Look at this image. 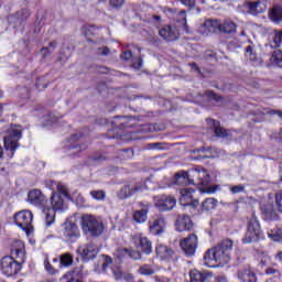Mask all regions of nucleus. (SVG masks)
<instances>
[{
  "instance_id": "obj_3",
  "label": "nucleus",
  "mask_w": 282,
  "mask_h": 282,
  "mask_svg": "<svg viewBox=\"0 0 282 282\" xmlns=\"http://www.w3.org/2000/svg\"><path fill=\"white\" fill-rule=\"evenodd\" d=\"M21 137L22 132L21 127L19 126H12L11 130L9 131V134L4 137V149L7 151L9 160H12L14 158L17 149H19V140H21Z\"/></svg>"
},
{
  "instance_id": "obj_56",
  "label": "nucleus",
  "mask_w": 282,
  "mask_h": 282,
  "mask_svg": "<svg viewBox=\"0 0 282 282\" xmlns=\"http://www.w3.org/2000/svg\"><path fill=\"white\" fill-rule=\"evenodd\" d=\"M183 6H186V8H195V1L196 0H180Z\"/></svg>"
},
{
  "instance_id": "obj_45",
  "label": "nucleus",
  "mask_w": 282,
  "mask_h": 282,
  "mask_svg": "<svg viewBox=\"0 0 282 282\" xmlns=\"http://www.w3.org/2000/svg\"><path fill=\"white\" fill-rule=\"evenodd\" d=\"M44 268H45L47 274H51V276L58 274V270L53 268L52 263H50V258H46L44 260Z\"/></svg>"
},
{
  "instance_id": "obj_14",
  "label": "nucleus",
  "mask_w": 282,
  "mask_h": 282,
  "mask_svg": "<svg viewBox=\"0 0 282 282\" xmlns=\"http://www.w3.org/2000/svg\"><path fill=\"white\" fill-rule=\"evenodd\" d=\"M189 282H213L215 275L213 272L193 270L189 272Z\"/></svg>"
},
{
  "instance_id": "obj_9",
  "label": "nucleus",
  "mask_w": 282,
  "mask_h": 282,
  "mask_svg": "<svg viewBox=\"0 0 282 282\" xmlns=\"http://www.w3.org/2000/svg\"><path fill=\"white\" fill-rule=\"evenodd\" d=\"M176 204L177 199L171 195H161L154 198V206L162 213L173 210Z\"/></svg>"
},
{
  "instance_id": "obj_35",
  "label": "nucleus",
  "mask_w": 282,
  "mask_h": 282,
  "mask_svg": "<svg viewBox=\"0 0 282 282\" xmlns=\"http://www.w3.org/2000/svg\"><path fill=\"white\" fill-rule=\"evenodd\" d=\"M198 186H208L210 184V174L205 169H198Z\"/></svg>"
},
{
  "instance_id": "obj_42",
  "label": "nucleus",
  "mask_w": 282,
  "mask_h": 282,
  "mask_svg": "<svg viewBox=\"0 0 282 282\" xmlns=\"http://www.w3.org/2000/svg\"><path fill=\"white\" fill-rule=\"evenodd\" d=\"M56 47H58V42L57 41H53L48 43V46H44L41 48V52L43 53V56H50V54H52V52H54V50H56Z\"/></svg>"
},
{
  "instance_id": "obj_26",
  "label": "nucleus",
  "mask_w": 282,
  "mask_h": 282,
  "mask_svg": "<svg viewBox=\"0 0 282 282\" xmlns=\"http://www.w3.org/2000/svg\"><path fill=\"white\" fill-rule=\"evenodd\" d=\"M217 28H219L217 20H206L200 26V32H203V34H210V32H215Z\"/></svg>"
},
{
  "instance_id": "obj_5",
  "label": "nucleus",
  "mask_w": 282,
  "mask_h": 282,
  "mask_svg": "<svg viewBox=\"0 0 282 282\" xmlns=\"http://www.w3.org/2000/svg\"><path fill=\"white\" fill-rule=\"evenodd\" d=\"M218 265H226L230 262V252L232 251V240L225 239L214 247Z\"/></svg>"
},
{
  "instance_id": "obj_53",
  "label": "nucleus",
  "mask_w": 282,
  "mask_h": 282,
  "mask_svg": "<svg viewBox=\"0 0 282 282\" xmlns=\"http://www.w3.org/2000/svg\"><path fill=\"white\" fill-rule=\"evenodd\" d=\"M243 191H246V186L243 185H235L230 188V193L234 195H237V193H243Z\"/></svg>"
},
{
  "instance_id": "obj_22",
  "label": "nucleus",
  "mask_w": 282,
  "mask_h": 282,
  "mask_svg": "<svg viewBox=\"0 0 282 282\" xmlns=\"http://www.w3.org/2000/svg\"><path fill=\"white\" fill-rule=\"evenodd\" d=\"M28 202L34 206H41L45 202V195L40 189H32L28 194Z\"/></svg>"
},
{
  "instance_id": "obj_60",
  "label": "nucleus",
  "mask_w": 282,
  "mask_h": 282,
  "mask_svg": "<svg viewBox=\"0 0 282 282\" xmlns=\"http://www.w3.org/2000/svg\"><path fill=\"white\" fill-rule=\"evenodd\" d=\"M97 74H107V67L105 66H96Z\"/></svg>"
},
{
  "instance_id": "obj_57",
  "label": "nucleus",
  "mask_w": 282,
  "mask_h": 282,
  "mask_svg": "<svg viewBox=\"0 0 282 282\" xmlns=\"http://www.w3.org/2000/svg\"><path fill=\"white\" fill-rule=\"evenodd\" d=\"M123 158H133V150L132 149H127L122 151Z\"/></svg>"
},
{
  "instance_id": "obj_13",
  "label": "nucleus",
  "mask_w": 282,
  "mask_h": 282,
  "mask_svg": "<svg viewBox=\"0 0 282 282\" xmlns=\"http://www.w3.org/2000/svg\"><path fill=\"white\" fill-rule=\"evenodd\" d=\"M63 237L65 241H76L78 237H80V231L78 230V226L74 223H65L64 224V230H63Z\"/></svg>"
},
{
  "instance_id": "obj_20",
  "label": "nucleus",
  "mask_w": 282,
  "mask_h": 282,
  "mask_svg": "<svg viewBox=\"0 0 282 282\" xmlns=\"http://www.w3.org/2000/svg\"><path fill=\"white\" fill-rule=\"evenodd\" d=\"M155 252L156 257H159V259L162 261H171V259L175 257V251L164 245L156 246Z\"/></svg>"
},
{
  "instance_id": "obj_29",
  "label": "nucleus",
  "mask_w": 282,
  "mask_h": 282,
  "mask_svg": "<svg viewBox=\"0 0 282 282\" xmlns=\"http://www.w3.org/2000/svg\"><path fill=\"white\" fill-rule=\"evenodd\" d=\"M220 32L224 34H235L237 32V24L230 20H226L224 23L219 24Z\"/></svg>"
},
{
  "instance_id": "obj_50",
  "label": "nucleus",
  "mask_w": 282,
  "mask_h": 282,
  "mask_svg": "<svg viewBox=\"0 0 282 282\" xmlns=\"http://www.w3.org/2000/svg\"><path fill=\"white\" fill-rule=\"evenodd\" d=\"M10 169H12V163H10L9 161L0 162L1 173H6V175H8L10 173Z\"/></svg>"
},
{
  "instance_id": "obj_33",
  "label": "nucleus",
  "mask_w": 282,
  "mask_h": 282,
  "mask_svg": "<svg viewBox=\"0 0 282 282\" xmlns=\"http://www.w3.org/2000/svg\"><path fill=\"white\" fill-rule=\"evenodd\" d=\"M74 265V254L66 252L59 256V268H72Z\"/></svg>"
},
{
  "instance_id": "obj_54",
  "label": "nucleus",
  "mask_w": 282,
  "mask_h": 282,
  "mask_svg": "<svg viewBox=\"0 0 282 282\" xmlns=\"http://www.w3.org/2000/svg\"><path fill=\"white\" fill-rule=\"evenodd\" d=\"M124 0H110L111 8H122Z\"/></svg>"
},
{
  "instance_id": "obj_31",
  "label": "nucleus",
  "mask_w": 282,
  "mask_h": 282,
  "mask_svg": "<svg viewBox=\"0 0 282 282\" xmlns=\"http://www.w3.org/2000/svg\"><path fill=\"white\" fill-rule=\"evenodd\" d=\"M238 279L242 282H257V274L248 269H245L239 271Z\"/></svg>"
},
{
  "instance_id": "obj_51",
  "label": "nucleus",
  "mask_w": 282,
  "mask_h": 282,
  "mask_svg": "<svg viewBox=\"0 0 282 282\" xmlns=\"http://www.w3.org/2000/svg\"><path fill=\"white\" fill-rule=\"evenodd\" d=\"M45 120H47V123H44V127H47L50 124H54V122H58V116L54 113H48L46 117H44Z\"/></svg>"
},
{
  "instance_id": "obj_55",
  "label": "nucleus",
  "mask_w": 282,
  "mask_h": 282,
  "mask_svg": "<svg viewBox=\"0 0 282 282\" xmlns=\"http://www.w3.org/2000/svg\"><path fill=\"white\" fill-rule=\"evenodd\" d=\"M120 56L123 61H129L132 58L133 53L131 51H124Z\"/></svg>"
},
{
  "instance_id": "obj_61",
  "label": "nucleus",
  "mask_w": 282,
  "mask_h": 282,
  "mask_svg": "<svg viewBox=\"0 0 282 282\" xmlns=\"http://www.w3.org/2000/svg\"><path fill=\"white\" fill-rule=\"evenodd\" d=\"M83 138V133H75L70 137V142H76L77 140H80Z\"/></svg>"
},
{
  "instance_id": "obj_25",
  "label": "nucleus",
  "mask_w": 282,
  "mask_h": 282,
  "mask_svg": "<svg viewBox=\"0 0 282 282\" xmlns=\"http://www.w3.org/2000/svg\"><path fill=\"white\" fill-rule=\"evenodd\" d=\"M174 184L176 186H188L191 185V178L188 176V172L186 171H180L174 176Z\"/></svg>"
},
{
  "instance_id": "obj_15",
  "label": "nucleus",
  "mask_w": 282,
  "mask_h": 282,
  "mask_svg": "<svg viewBox=\"0 0 282 282\" xmlns=\"http://www.w3.org/2000/svg\"><path fill=\"white\" fill-rule=\"evenodd\" d=\"M243 8L249 14H252L254 17L257 14L263 13V11L265 10V3H263L262 1H247L243 3Z\"/></svg>"
},
{
  "instance_id": "obj_6",
  "label": "nucleus",
  "mask_w": 282,
  "mask_h": 282,
  "mask_svg": "<svg viewBox=\"0 0 282 282\" xmlns=\"http://www.w3.org/2000/svg\"><path fill=\"white\" fill-rule=\"evenodd\" d=\"M260 237H261V225L259 224L257 216H252L249 219V223L247 226V232L242 238V241L243 243H256V241H259Z\"/></svg>"
},
{
  "instance_id": "obj_11",
  "label": "nucleus",
  "mask_w": 282,
  "mask_h": 282,
  "mask_svg": "<svg viewBox=\"0 0 282 282\" xmlns=\"http://www.w3.org/2000/svg\"><path fill=\"white\" fill-rule=\"evenodd\" d=\"M181 248L187 257H193L197 250V235L191 234L187 238L181 240Z\"/></svg>"
},
{
  "instance_id": "obj_2",
  "label": "nucleus",
  "mask_w": 282,
  "mask_h": 282,
  "mask_svg": "<svg viewBox=\"0 0 282 282\" xmlns=\"http://www.w3.org/2000/svg\"><path fill=\"white\" fill-rule=\"evenodd\" d=\"M80 226L84 235H89V237H100L105 230V226L93 215L83 216Z\"/></svg>"
},
{
  "instance_id": "obj_7",
  "label": "nucleus",
  "mask_w": 282,
  "mask_h": 282,
  "mask_svg": "<svg viewBox=\"0 0 282 282\" xmlns=\"http://www.w3.org/2000/svg\"><path fill=\"white\" fill-rule=\"evenodd\" d=\"M65 197H69L67 188L63 185H57V192H53L51 196L52 210H65Z\"/></svg>"
},
{
  "instance_id": "obj_21",
  "label": "nucleus",
  "mask_w": 282,
  "mask_h": 282,
  "mask_svg": "<svg viewBox=\"0 0 282 282\" xmlns=\"http://www.w3.org/2000/svg\"><path fill=\"white\" fill-rule=\"evenodd\" d=\"M204 265L207 268H217L219 263L217 262V253L215 248L208 249L203 258Z\"/></svg>"
},
{
  "instance_id": "obj_32",
  "label": "nucleus",
  "mask_w": 282,
  "mask_h": 282,
  "mask_svg": "<svg viewBox=\"0 0 282 282\" xmlns=\"http://www.w3.org/2000/svg\"><path fill=\"white\" fill-rule=\"evenodd\" d=\"M139 248H141L144 254H151L153 252V245L147 237L139 238Z\"/></svg>"
},
{
  "instance_id": "obj_48",
  "label": "nucleus",
  "mask_w": 282,
  "mask_h": 282,
  "mask_svg": "<svg viewBox=\"0 0 282 282\" xmlns=\"http://www.w3.org/2000/svg\"><path fill=\"white\" fill-rule=\"evenodd\" d=\"M176 22L183 28H186V11L182 10L176 14Z\"/></svg>"
},
{
  "instance_id": "obj_43",
  "label": "nucleus",
  "mask_w": 282,
  "mask_h": 282,
  "mask_svg": "<svg viewBox=\"0 0 282 282\" xmlns=\"http://www.w3.org/2000/svg\"><path fill=\"white\" fill-rule=\"evenodd\" d=\"M44 214H45V225L47 227L52 226V224H54L56 219V212L53 209L52 210L47 209V210H44Z\"/></svg>"
},
{
  "instance_id": "obj_12",
  "label": "nucleus",
  "mask_w": 282,
  "mask_h": 282,
  "mask_svg": "<svg viewBox=\"0 0 282 282\" xmlns=\"http://www.w3.org/2000/svg\"><path fill=\"white\" fill-rule=\"evenodd\" d=\"M193 193H195V189L193 188H182L181 189V204L183 206H186L187 208H197L199 206V202L193 200Z\"/></svg>"
},
{
  "instance_id": "obj_28",
  "label": "nucleus",
  "mask_w": 282,
  "mask_h": 282,
  "mask_svg": "<svg viewBox=\"0 0 282 282\" xmlns=\"http://www.w3.org/2000/svg\"><path fill=\"white\" fill-rule=\"evenodd\" d=\"M214 133L216 138H232V133L219 124V121L214 120Z\"/></svg>"
},
{
  "instance_id": "obj_27",
  "label": "nucleus",
  "mask_w": 282,
  "mask_h": 282,
  "mask_svg": "<svg viewBox=\"0 0 282 282\" xmlns=\"http://www.w3.org/2000/svg\"><path fill=\"white\" fill-rule=\"evenodd\" d=\"M116 281L135 282V278L129 272H122L120 269L112 271Z\"/></svg>"
},
{
  "instance_id": "obj_64",
  "label": "nucleus",
  "mask_w": 282,
  "mask_h": 282,
  "mask_svg": "<svg viewBox=\"0 0 282 282\" xmlns=\"http://www.w3.org/2000/svg\"><path fill=\"white\" fill-rule=\"evenodd\" d=\"M160 144L162 143H150L148 144V149H160Z\"/></svg>"
},
{
  "instance_id": "obj_18",
  "label": "nucleus",
  "mask_w": 282,
  "mask_h": 282,
  "mask_svg": "<svg viewBox=\"0 0 282 282\" xmlns=\"http://www.w3.org/2000/svg\"><path fill=\"white\" fill-rule=\"evenodd\" d=\"M261 213L265 221H276L279 219V213H276L272 204L261 205Z\"/></svg>"
},
{
  "instance_id": "obj_39",
  "label": "nucleus",
  "mask_w": 282,
  "mask_h": 282,
  "mask_svg": "<svg viewBox=\"0 0 282 282\" xmlns=\"http://www.w3.org/2000/svg\"><path fill=\"white\" fill-rule=\"evenodd\" d=\"M282 43V31H275L272 41L270 42V47L276 50Z\"/></svg>"
},
{
  "instance_id": "obj_4",
  "label": "nucleus",
  "mask_w": 282,
  "mask_h": 282,
  "mask_svg": "<svg viewBox=\"0 0 282 282\" xmlns=\"http://www.w3.org/2000/svg\"><path fill=\"white\" fill-rule=\"evenodd\" d=\"M149 187L147 186V181H135L132 180L128 182L117 194L119 199H129L133 197L135 193H144Z\"/></svg>"
},
{
  "instance_id": "obj_38",
  "label": "nucleus",
  "mask_w": 282,
  "mask_h": 282,
  "mask_svg": "<svg viewBox=\"0 0 282 282\" xmlns=\"http://www.w3.org/2000/svg\"><path fill=\"white\" fill-rule=\"evenodd\" d=\"M30 17V10L28 9H22L20 11H18L15 13V15L13 17V19H17V23L19 25H21V23H23V21H26L28 18Z\"/></svg>"
},
{
  "instance_id": "obj_62",
  "label": "nucleus",
  "mask_w": 282,
  "mask_h": 282,
  "mask_svg": "<svg viewBox=\"0 0 282 282\" xmlns=\"http://www.w3.org/2000/svg\"><path fill=\"white\" fill-rule=\"evenodd\" d=\"M267 274H279V270L269 268V269H267Z\"/></svg>"
},
{
  "instance_id": "obj_30",
  "label": "nucleus",
  "mask_w": 282,
  "mask_h": 282,
  "mask_svg": "<svg viewBox=\"0 0 282 282\" xmlns=\"http://www.w3.org/2000/svg\"><path fill=\"white\" fill-rule=\"evenodd\" d=\"M269 19L273 23H282V7L274 6L271 11L269 12Z\"/></svg>"
},
{
  "instance_id": "obj_19",
  "label": "nucleus",
  "mask_w": 282,
  "mask_h": 282,
  "mask_svg": "<svg viewBox=\"0 0 282 282\" xmlns=\"http://www.w3.org/2000/svg\"><path fill=\"white\" fill-rule=\"evenodd\" d=\"M166 228V220L164 218H156L152 221H149V229L151 235H162Z\"/></svg>"
},
{
  "instance_id": "obj_44",
  "label": "nucleus",
  "mask_w": 282,
  "mask_h": 282,
  "mask_svg": "<svg viewBox=\"0 0 282 282\" xmlns=\"http://www.w3.org/2000/svg\"><path fill=\"white\" fill-rule=\"evenodd\" d=\"M217 200L215 198H207L203 202V210H215Z\"/></svg>"
},
{
  "instance_id": "obj_24",
  "label": "nucleus",
  "mask_w": 282,
  "mask_h": 282,
  "mask_svg": "<svg viewBox=\"0 0 282 282\" xmlns=\"http://www.w3.org/2000/svg\"><path fill=\"white\" fill-rule=\"evenodd\" d=\"M159 34L162 39H164V41H177V33L170 25L163 26L159 31Z\"/></svg>"
},
{
  "instance_id": "obj_41",
  "label": "nucleus",
  "mask_w": 282,
  "mask_h": 282,
  "mask_svg": "<svg viewBox=\"0 0 282 282\" xmlns=\"http://www.w3.org/2000/svg\"><path fill=\"white\" fill-rule=\"evenodd\" d=\"M270 62L272 63V65H276V67L282 68V52L281 51L273 52L270 57Z\"/></svg>"
},
{
  "instance_id": "obj_47",
  "label": "nucleus",
  "mask_w": 282,
  "mask_h": 282,
  "mask_svg": "<svg viewBox=\"0 0 282 282\" xmlns=\"http://www.w3.org/2000/svg\"><path fill=\"white\" fill-rule=\"evenodd\" d=\"M205 98H208V100L215 101V102H220L221 97L213 90H207L204 94Z\"/></svg>"
},
{
  "instance_id": "obj_40",
  "label": "nucleus",
  "mask_w": 282,
  "mask_h": 282,
  "mask_svg": "<svg viewBox=\"0 0 282 282\" xmlns=\"http://www.w3.org/2000/svg\"><path fill=\"white\" fill-rule=\"evenodd\" d=\"M187 175L189 177V184H196L199 186V169L189 170Z\"/></svg>"
},
{
  "instance_id": "obj_59",
  "label": "nucleus",
  "mask_w": 282,
  "mask_h": 282,
  "mask_svg": "<svg viewBox=\"0 0 282 282\" xmlns=\"http://www.w3.org/2000/svg\"><path fill=\"white\" fill-rule=\"evenodd\" d=\"M132 67L134 69H140L142 67V58L139 57L138 62H133Z\"/></svg>"
},
{
  "instance_id": "obj_17",
  "label": "nucleus",
  "mask_w": 282,
  "mask_h": 282,
  "mask_svg": "<svg viewBox=\"0 0 282 282\" xmlns=\"http://www.w3.org/2000/svg\"><path fill=\"white\" fill-rule=\"evenodd\" d=\"M175 226L178 232H183V230H191L193 228V220H191V216L182 214L177 216Z\"/></svg>"
},
{
  "instance_id": "obj_52",
  "label": "nucleus",
  "mask_w": 282,
  "mask_h": 282,
  "mask_svg": "<svg viewBox=\"0 0 282 282\" xmlns=\"http://www.w3.org/2000/svg\"><path fill=\"white\" fill-rule=\"evenodd\" d=\"M90 195L94 199H98V200L105 199L106 197L105 191H91Z\"/></svg>"
},
{
  "instance_id": "obj_10",
  "label": "nucleus",
  "mask_w": 282,
  "mask_h": 282,
  "mask_svg": "<svg viewBox=\"0 0 282 282\" xmlns=\"http://www.w3.org/2000/svg\"><path fill=\"white\" fill-rule=\"evenodd\" d=\"M77 254H79L84 262L91 261L98 254V247L93 242L82 245L77 248Z\"/></svg>"
},
{
  "instance_id": "obj_58",
  "label": "nucleus",
  "mask_w": 282,
  "mask_h": 282,
  "mask_svg": "<svg viewBox=\"0 0 282 282\" xmlns=\"http://www.w3.org/2000/svg\"><path fill=\"white\" fill-rule=\"evenodd\" d=\"M91 160H94V162H105V156L100 154H95L91 156Z\"/></svg>"
},
{
  "instance_id": "obj_63",
  "label": "nucleus",
  "mask_w": 282,
  "mask_h": 282,
  "mask_svg": "<svg viewBox=\"0 0 282 282\" xmlns=\"http://www.w3.org/2000/svg\"><path fill=\"white\" fill-rule=\"evenodd\" d=\"M93 30H94V26H90V28H86L85 29V34H86V36H91V34H94V32H93Z\"/></svg>"
},
{
  "instance_id": "obj_46",
  "label": "nucleus",
  "mask_w": 282,
  "mask_h": 282,
  "mask_svg": "<svg viewBox=\"0 0 282 282\" xmlns=\"http://www.w3.org/2000/svg\"><path fill=\"white\" fill-rule=\"evenodd\" d=\"M139 131H141L142 133H152V131H160V128L158 127V124L147 123L142 126Z\"/></svg>"
},
{
  "instance_id": "obj_37",
  "label": "nucleus",
  "mask_w": 282,
  "mask_h": 282,
  "mask_svg": "<svg viewBox=\"0 0 282 282\" xmlns=\"http://www.w3.org/2000/svg\"><path fill=\"white\" fill-rule=\"evenodd\" d=\"M137 272L142 276H152V274H155V269H153V265L151 264H142Z\"/></svg>"
},
{
  "instance_id": "obj_8",
  "label": "nucleus",
  "mask_w": 282,
  "mask_h": 282,
  "mask_svg": "<svg viewBox=\"0 0 282 282\" xmlns=\"http://www.w3.org/2000/svg\"><path fill=\"white\" fill-rule=\"evenodd\" d=\"M34 216L30 210H21L17 213L13 217L15 226L24 230V232H30L34 227H32V219Z\"/></svg>"
},
{
  "instance_id": "obj_49",
  "label": "nucleus",
  "mask_w": 282,
  "mask_h": 282,
  "mask_svg": "<svg viewBox=\"0 0 282 282\" xmlns=\"http://www.w3.org/2000/svg\"><path fill=\"white\" fill-rule=\"evenodd\" d=\"M131 122H133V118H131V117H129V118L123 117V118H121V122L119 123L118 127L120 129L127 128V127H133V123H131Z\"/></svg>"
},
{
  "instance_id": "obj_23",
  "label": "nucleus",
  "mask_w": 282,
  "mask_h": 282,
  "mask_svg": "<svg viewBox=\"0 0 282 282\" xmlns=\"http://www.w3.org/2000/svg\"><path fill=\"white\" fill-rule=\"evenodd\" d=\"M118 257H129L133 261H140L142 259V252L134 249L120 248L117 250Z\"/></svg>"
},
{
  "instance_id": "obj_36",
  "label": "nucleus",
  "mask_w": 282,
  "mask_h": 282,
  "mask_svg": "<svg viewBox=\"0 0 282 282\" xmlns=\"http://www.w3.org/2000/svg\"><path fill=\"white\" fill-rule=\"evenodd\" d=\"M246 57L249 58L252 63H259V56L257 55V51H254V44H250L245 50Z\"/></svg>"
},
{
  "instance_id": "obj_16",
  "label": "nucleus",
  "mask_w": 282,
  "mask_h": 282,
  "mask_svg": "<svg viewBox=\"0 0 282 282\" xmlns=\"http://www.w3.org/2000/svg\"><path fill=\"white\" fill-rule=\"evenodd\" d=\"M141 209L135 210L133 213V219L137 224H144L147 221L149 215V210L151 209V204L139 203Z\"/></svg>"
},
{
  "instance_id": "obj_1",
  "label": "nucleus",
  "mask_w": 282,
  "mask_h": 282,
  "mask_svg": "<svg viewBox=\"0 0 282 282\" xmlns=\"http://www.w3.org/2000/svg\"><path fill=\"white\" fill-rule=\"evenodd\" d=\"M23 263H25V243L17 240L11 247V256L1 259L0 270L4 276H14L21 272Z\"/></svg>"
},
{
  "instance_id": "obj_34",
  "label": "nucleus",
  "mask_w": 282,
  "mask_h": 282,
  "mask_svg": "<svg viewBox=\"0 0 282 282\" xmlns=\"http://www.w3.org/2000/svg\"><path fill=\"white\" fill-rule=\"evenodd\" d=\"M267 235L271 241H275L278 243H282V229L279 227H275L273 229H269L267 231Z\"/></svg>"
}]
</instances>
